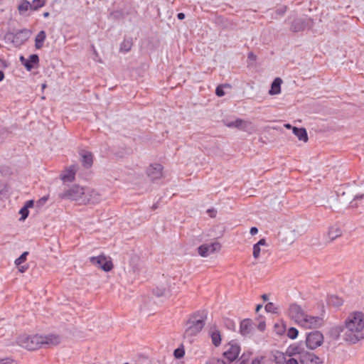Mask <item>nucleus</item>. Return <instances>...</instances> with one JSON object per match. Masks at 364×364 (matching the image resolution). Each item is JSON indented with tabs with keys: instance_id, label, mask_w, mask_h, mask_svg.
<instances>
[{
	"instance_id": "nucleus-1",
	"label": "nucleus",
	"mask_w": 364,
	"mask_h": 364,
	"mask_svg": "<svg viewBox=\"0 0 364 364\" xmlns=\"http://www.w3.org/2000/svg\"><path fill=\"white\" fill-rule=\"evenodd\" d=\"M363 328L364 314L361 311L350 314L345 321V327L343 330L344 339L351 343H356L364 338Z\"/></svg>"
},
{
	"instance_id": "nucleus-2",
	"label": "nucleus",
	"mask_w": 364,
	"mask_h": 364,
	"mask_svg": "<svg viewBox=\"0 0 364 364\" xmlns=\"http://www.w3.org/2000/svg\"><path fill=\"white\" fill-rule=\"evenodd\" d=\"M205 318L206 314L203 311L192 314L186 322L185 337H193L198 334L205 326Z\"/></svg>"
},
{
	"instance_id": "nucleus-3",
	"label": "nucleus",
	"mask_w": 364,
	"mask_h": 364,
	"mask_svg": "<svg viewBox=\"0 0 364 364\" xmlns=\"http://www.w3.org/2000/svg\"><path fill=\"white\" fill-rule=\"evenodd\" d=\"M18 344L28 350H35L43 347L42 336L36 334L32 336H21L18 338Z\"/></svg>"
},
{
	"instance_id": "nucleus-4",
	"label": "nucleus",
	"mask_w": 364,
	"mask_h": 364,
	"mask_svg": "<svg viewBox=\"0 0 364 364\" xmlns=\"http://www.w3.org/2000/svg\"><path fill=\"white\" fill-rule=\"evenodd\" d=\"M85 189L80 186L75 185L58 193V198L60 199H67L75 200L80 203H83Z\"/></svg>"
},
{
	"instance_id": "nucleus-5",
	"label": "nucleus",
	"mask_w": 364,
	"mask_h": 364,
	"mask_svg": "<svg viewBox=\"0 0 364 364\" xmlns=\"http://www.w3.org/2000/svg\"><path fill=\"white\" fill-rule=\"evenodd\" d=\"M293 19L291 22L290 31L294 33L300 32L306 29H311L314 26V21L310 17H296V14L289 16L288 20Z\"/></svg>"
},
{
	"instance_id": "nucleus-6",
	"label": "nucleus",
	"mask_w": 364,
	"mask_h": 364,
	"mask_svg": "<svg viewBox=\"0 0 364 364\" xmlns=\"http://www.w3.org/2000/svg\"><path fill=\"white\" fill-rule=\"evenodd\" d=\"M30 36L31 31L28 29L23 28L17 31L16 33H8L5 38L16 46H20L29 38Z\"/></svg>"
},
{
	"instance_id": "nucleus-7",
	"label": "nucleus",
	"mask_w": 364,
	"mask_h": 364,
	"mask_svg": "<svg viewBox=\"0 0 364 364\" xmlns=\"http://www.w3.org/2000/svg\"><path fill=\"white\" fill-rule=\"evenodd\" d=\"M323 342V336L318 331H311L306 335V346L311 350L316 348L322 345Z\"/></svg>"
},
{
	"instance_id": "nucleus-8",
	"label": "nucleus",
	"mask_w": 364,
	"mask_h": 364,
	"mask_svg": "<svg viewBox=\"0 0 364 364\" xmlns=\"http://www.w3.org/2000/svg\"><path fill=\"white\" fill-rule=\"evenodd\" d=\"M90 262L103 271L108 272L113 268L112 262L107 259L105 255H99L90 257Z\"/></svg>"
},
{
	"instance_id": "nucleus-9",
	"label": "nucleus",
	"mask_w": 364,
	"mask_h": 364,
	"mask_svg": "<svg viewBox=\"0 0 364 364\" xmlns=\"http://www.w3.org/2000/svg\"><path fill=\"white\" fill-rule=\"evenodd\" d=\"M288 314L291 319L294 320L299 325H301L306 315L302 308L296 304H292L289 306Z\"/></svg>"
},
{
	"instance_id": "nucleus-10",
	"label": "nucleus",
	"mask_w": 364,
	"mask_h": 364,
	"mask_svg": "<svg viewBox=\"0 0 364 364\" xmlns=\"http://www.w3.org/2000/svg\"><path fill=\"white\" fill-rule=\"evenodd\" d=\"M240 351V346L234 341H231L228 343V348L223 352V355L228 363H231L238 357Z\"/></svg>"
},
{
	"instance_id": "nucleus-11",
	"label": "nucleus",
	"mask_w": 364,
	"mask_h": 364,
	"mask_svg": "<svg viewBox=\"0 0 364 364\" xmlns=\"http://www.w3.org/2000/svg\"><path fill=\"white\" fill-rule=\"evenodd\" d=\"M323 320L321 316H312L306 314L300 326L306 328H316L321 326Z\"/></svg>"
},
{
	"instance_id": "nucleus-12",
	"label": "nucleus",
	"mask_w": 364,
	"mask_h": 364,
	"mask_svg": "<svg viewBox=\"0 0 364 364\" xmlns=\"http://www.w3.org/2000/svg\"><path fill=\"white\" fill-rule=\"evenodd\" d=\"M39 56L37 54H31L28 58H26L23 55L19 57V61L25 67L27 71H31L39 65Z\"/></svg>"
},
{
	"instance_id": "nucleus-13",
	"label": "nucleus",
	"mask_w": 364,
	"mask_h": 364,
	"mask_svg": "<svg viewBox=\"0 0 364 364\" xmlns=\"http://www.w3.org/2000/svg\"><path fill=\"white\" fill-rule=\"evenodd\" d=\"M220 248V245L218 242H213L210 244H203L198 247V254L203 257L208 256L210 254L213 253Z\"/></svg>"
},
{
	"instance_id": "nucleus-14",
	"label": "nucleus",
	"mask_w": 364,
	"mask_h": 364,
	"mask_svg": "<svg viewBox=\"0 0 364 364\" xmlns=\"http://www.w3.org/2000/svg\"><path fill=\"white\" fill-rule=\"evenodd\" d=\"M163 166L160 164H151L147 168L146 173L149 178L153 181L160 179L162 176Z\"/></svg>"
},
{
	"instance_id": "nucleus-15",
	"label": "nucleus",
	"mask_w": 364,
	"mask_h": 364,
	"mask_svg": "<svg viewBox=\"0 0 364 364\" xmlns=\"http://www.w3.org/2000/svg\"><path fill=\"white\" fill-rule=\"evenodd\" d=\"M83 196L85 197L82 198V203L97 204L101 200V196L94 190H85V194Z\"/></svg>"
},
{
	"instance_id": "nucleus-16",
	"label": "nucleus",
	"mask_w": 364,
	"mask_h": 364,
	"mask_svg": "<svg viewBox=\"0 0 364 364\" xmlns=\"http://www.w3.org/2000/svg\"><path fill=\"white\" fill-rule=\"evenodd\" d=\"M301 364H321L322 361L313 353L304 352L300 355Z\"/></svg>"
},
{
	"instance_id": "nucleus-17",
	"label": "nucleus",
	"mask_w": 364,
	"mask_h": 364,
	"mask_svg": "<svg viewBox=\"0 0 364 364\" xmlns=\"http://www.w3.org/2000/svg\"><path fill=\"white\" fill-rule=\"evenodd\" d=\"M76 172L77 165H71L60 174V179L63 183H71L75 178Z\"/></svg>"
},
{
	"instance_id": "nucleus-18",
	"label": "nucleus",
	"mask_w": 364,
	"mask_h": 364,
	"mask_svg": "<svg viewBox=\"0 0 364 364\" xmlns=\"http://www.w3.org/2000/svg\"><path fill=\"white\" fill-rule=\"evenodd\" d=\"M252 322L249 318H245L240 322V333L243 336H247L252 333Z\"/></svg>"
},
{
	"instance_id": "nucleus-19",
	"label": "nucleus",
	"mask_w": 364,
	"mask_h": 364,
	"mask_svg": "<svg viewBox=\"0 0 364 364\" xmlns=\"http://www.w3.org/2000/svg\"><path fill=\"white\" fill-rule=\"evenodd\" d=\"M43 346L44 345L55 346L60 343V338L56 334H48L47 336H42Z\"/></svg>"
},
{
	"instance_id": "nucleus-20",
	"label": "nucleus",
	"mask_w": 364,
	"mask_h": 364,
	"mask_svg": "<svg viewBox=\"0 0 364 364\" xmlns=\"http://www.w3.org/2000/svg\"><path fill=\"white\" fill-rule=\"evenodd\" d=\"M282 83V80L280 77H276L271 85V88L269 91V93L271 95H278L281 92V85Z\"/></svg>"
},
{
	"instance_id": "nucleus-21",
	"label": "nucleus",
	"mask_w": 364,
	"mask_h": 364,
	"mask_svg": "<svg viewBox=\"0 0 364 364\" xmlns=\"http://www.w3.org/2000/svg\"><path fill=\"white\" fill-rule=\"evenodd\" d=\"M293 133L297 136L299 140L306 142L308 141V134L305 128L293 127Z\"/></svg>"
},
{
	"instance_id": "nucleus-22",
	"label": "nucleus",
	"mask_w": 364,
	"mask_h": 364,
	"mask_svg": "<svg viewBox=\"0 0 364 364\" xmlns=\"http://www.w3.org/2000/svg\"><path fill=\"white\" fill-rule=\"evenodd\" d=\"M133 46V40L132 38H124L120 44L119 51L123 53H127L131 50Z\"/></svg>"
},
{
	"instance_id": "nucleus-23",
	"label": "nucleus",
	"mask_w": 364,
	"mask_h": 364,
	"mask_svg": "<svg viewBox=\"0 0 364 364\" xmlns=\"http://www.w3.org/2000/svg\"><path fill=\"white\" fill-rule=\"evenodd\" d=\"M272 360L276 364H284L286 362V355L284 353L279 350L272 352Z\"/></svg>"
},
{
	"instance_id": "nucleus-24",
	"label": "nucleus",
	"mask_w": 364,
	"mask_h": 364,
	"mask_svg": "<svg viewBox=\"0 0 364 364\" xmlns=\"http://www.w3.org/2000/svg\"><path fill=\"white\" fill-rule=\"evenodd\" d=\"M93 163V156L91 152H85L82 154V164L84 167L90 168Z\"/></svg>"
},
{
	"instance_id": "nucleus-25",
	"label": "nucleus",
	"mask_w": 364,
	"mask_h": 364,
	"mask_svg": "<svg viewBox=\"0 0 364 364\" xmlns=\"http://www.w3.org/2000/svg\"><path fill=\"white\" fill-rule=\"evenodd\" d=\"M46 38V33L45 31H41L38 33L35 38V47L36 49H41L43 47Z\"/></svg>"
},
{
	"instance_id": "nucleus-26",
	"label": "nucleus",
	"mask_w": 364,
	"mask_h": 364,
	"mask_svg": "<svg viewBox=\"0 0 364 364\" xmlns=\"http://www.w3.org/2000/svg\"><path fill=\"white\" fill-rule=\"evenodd\" d=\"M326 301H327L328 305L332 306L334 307H339L343 303V299L336 295L328 296Z\"/></svg>"
},
{
	"instance_id": "nucleus-27",
	"label": "nucleus",
	"mask_w": 364,
	"mask_h": 364,
	"mask_svg": "<svg viewBox=\"0 0 364 364\" xmlns=\"http://www.w3.org/2000/svg\"><path fill=\"white\" fill-rule=\"evenodd\" d=\"M28 10H31V3L28 0H20L18 5V11L20 15L23 16Z\"/></svg>"
},
{
	"instance_id": "nucleus-28",
	"label": "nucleus",
	"mask_w": 364,
	"mask_h": 364,
	"mask_svg": "<svg viewBox=\"0 0 364 364\" xmlns=\"http://www.w3.org/2000/svg\"><path fill=\"white\" fill-rule=\"evenodd\" d=\"M210 338H211V341H212V343L215 346V347H218L220 345L221 343V335H220V333L218 330H213L211 331L210 332Z\"/></svg>"
},
{
	"instance_id": "nucleus-29",
	"label": "nucleus",
	"mask_w": 364,
	"mask_h": 364,
	"mask_svg": "<svg viewBox=\"0 0 364 364\" xmlns=\"http://www.w3.org/2000/svg\"><path fill=\"white\" fill-rule=\"evenodd\" d=\"M287 353L289 355H296L299 354L301 355V354L304 353L302 351L301 348L298 345H291L287 348Z\"/></svg>"
},
{
	"instance_id": "nucleus-30",
	"label": "nucleus",
	"mask_w": 364,
	"mask_h": 364,
	"mask_svg": "<svg viewBox=\"0 0 364 364\" xmlns=\"http://www.w3.org/2000/svg\"><path fill=\"white\" fill-rule=\"evenodd\" d=\"M46 0H33L31 3V11H37L45 6Z\"/></svg>"
},
{
	"instance_id": "nucleus-31",
	"label": "nucleus",
	"mask_w": 364,
	"mask_h": 364,
	"mask_svg": "<svg viewBox=\"0 0 364 364\" xmlns=\"http://www.w3.org/2000/svg\"><path fill=\"white\" fill-rule=\"evenodd\" d=\"M244 121L240 118L236 119L234 121L227 122H225V125L229 128H241Z\"/></svg>"
},
{
	"instance_id": "nucleus-32",
	"label": "nucleus",
	"mask_w": 364,
	"mask_h": 364,
	"mask_svg": "<svg viewBox=\"0 0 364 364\" xmlns=\"http://www.w3.org/2000/svg\"><path fill=\"white\" fill-rule=\"evenodd\" d=\"M341 235V230L337 228L332 227L328 231V236L331 240H335Z\"/></svg>"
},
{
	"instance_id": "nucleus-33",
	"label": "nucleus",
	"mask_w": 364,
	"mask_h": 364,
	"mask_svg": "<svg viewBox=\"0 0 364 364\" xmlns=\"http://www.w3.org/2000/svg\"><path fill=\"white\" fill-rule=\"evenodd\" d=\"M28 252H23L18 258H16L14 261V264L16 266H19L22 263L25 262L28 255Z\"/></svg>"
},
{
	"instance_id": "nucleus-34",
	"label": "nucleus",
	"mask_w": 364,
	"mask_h": 364,
	"mask_svg": "<svg viewBox=\"0 0 364 364\" xmlns=\"http://www.w3.org/2000/svg\"><path fill=\"white\" fill-rule=\"evenodd\" d=\"M185 355V350L183 346L177 348L173 351V355L176 358L180 359L182 358Z\"/></svg>"
},
{
	"instance_id": "nucleus-35",
	"label": "nucleus",
	"mask_w": 364,
	"mask_h": 364,
	"mask_svg": "<svg viewBox=\"0 0 364 364\" xmlns=\"http://www.w3.org/2000/svg\"><path fill=\"white\" fill-rule=\"evenodd\" d=\"M226 87H230V85H228V84H225V85H218L217 87H216V90H215V94L218 97H223L225 95V91H224V88Z\"/></svg>"
},
{
	"instance_id": "nucleus-36",
	"label": "nucleus",
	"mask_w": 364,
	"mask_h": 364,
	"mask_svg": "<svg viewBox=\"0 0 364 364\" xmlns=\"http://www.w3.org/2000/svg\"><path fill=\"white\" fill-rule=\"evenodd\" d=\"M299 331L294 327H291L287 331V336L291 339H295L298 336Z\"/></svg>"
},
{
	"instance_id": "nucleus-37",
	"label": "nucleus",
	"mask_w": 364,
	"mask_h": 364,
	"mask_svg": "<svg viewBox=\"0 0 364 364\" xmlns=\"http://www.w3.org/2000/svg\"><path fill=\"white\" fill-rule=\"evenodd\" d=\"M264 309L267 312L273 313V314L277 313V308L275 306L274 304L272 302L267 303L265 305Z\"/></svg>"
},
{
	"instance_id": "nucleus-38",
	"label": "nucleus",
	"mask_w": 364,
	"mask_h": 364,
	"mask_svg": "<svg viewBox=\"0 0 364 364\" xmlns=\"http://www.w3.org/2000/svg\"><path fill=\"white\" fill-rule=\"evenodd\" d=\"M21 215L20 220H24L29 215V210L26 207H22L19 210Z\"/></svg>"
},
{
	"instance_id": "nucleus-39",
	"label": "nucleus",
	"mask_w": 364,
	"mask_h": 364,
	"mask_svg": "<svg viewBox=\"0 0 364 364\" xmlns=\"http://www.w3.org/2000/svg\"><path fill=\"white\" fill-rule=\"evenodd\" d=\"M153 293L156 296L160 297L166 295V290L164 289L156 287L153 290Z\"/></svg>"
},
{
	"instance_id": "nucleus-40",
	"label": "nucleus",
	"mask_w": 364,
	"mask_h": 364,
	"mask_svg": "<svg viewBox=\"0 0 364 364\" xmlns=\"http://www.w3.org/2000/svg\"><path fill=\"white\" fill-rule=\"evenodd\" d=\"M260 246H258L257 244L253 245V257L255 259H257L260 255Z\"/></svg>"
},
{
	"instance_id": "nucleus-41",
	"label": "nucleus",
	"mask_w": 364,
	"mask_h": 364,
	"mask_svg": "<svg viewBox=\"0 0 364 364\" xmlns=\"http://www.w3.org/2000/svg\"><path fill=\"white\" fill-rule=\"evenodd\" d=\"M0 364H17V363L11 358H5L0 359Z\"/></svg>"
},
{
	"instance_id": "nucleus-42",
	"label": "nucleus",
	"mask_w": 364,
	"mask_h": 364,
	"mask_svg": "<svg viewBox=\"0 0 364 364\" xmlns=\"http://www.w3.org/2000/svg\"><path fill=\"white\" fill-rule=\"evenodd\" d=\"M16 267L18 268V272L21 273L26 272L27 271V269H28V264H23V265L20 264L19 266H16Z\"/></svg>"
},
{
	"instance_id": "nucleus-43",
	"label": "nucleus",
	"mask_w": 364,
	"mask_h": 364,
	"mask_svg": "<svg viewBox=\"0 0 364 364\" xmlns=\"http://www.w3.org/2000/svg\"><path fill=\"white\" fill-rule=\"evenodd\" d=\"M238 364H248V358H247L245 354H242L239 359Z\"/></svg>"
},
{
	"instance_id": "nucleus-44",
	"label": "nucleus",
	"mask_w": 364,
	"mask_h": 364,
	"mask_svg": "<svg viewBox=\"0 0 364 364\" xmlns=\"http://www.w3.org/2000/svg\"><path fill=\"white\" fill-rule=\"evenodd\" d=\"M263 357H257L252 360V364H263Z\"/></svg>"
},
{
	"instance_id": "nucleus-45",
	"label": "nucleus",
	"mask_w": 364,
	"mask_h": 364,
	"mask_svg": "<svg viewBox=\"0 0 364 364\" xmlns=\"http://www.w3.org/2000/svg\"><path fill=\"white\" fill-rule=\"evenodd\" d=\"M33 205L34 201L33 200H28L25 203L23 207H26L27 209H28L29 208H32Z\"/></svg>"
},
{
	"instance_id": "nucleus-46",
	"label": "nucleus",
	"mask_w": 364,
	"mask_h": 364,
	"mask_svg": "<svg viewBox=\"0 0 364 364\" xmlns=\"http://www.w3.org/2000/svg\"><path fill=\"white\" fill-rule=\"evenodd\" d=\"M284 364H299V363H298V361L296 359L291 358H289V360L286 359V362L284 363Z\"/></svg>"
},
{
	"instance_id": "nucleus-47",
	"label": "nucleus",
	"mask_w": 364,
	"mask_h": 364,
	"mask_svg": "<svg viewBox=\"0 0 364 364\" xmlns=\"http://www.w3.org/2000/svg\"><path fill=\"white\" fill-rule=\"evenodd\" d=\"M287 11L286 6H282L277 10V14L279 15H283Z\"/></svg>"
},
{
	"instance_id": "nucleus-48",
	"label": "nucleus",
	"mask_w": 364,
	"mask_h": 364,
	"mask_svg": "<svg viewBox=\"0 0 364 364\" xmlns=\"http://www.w3.org/2000/svg\"><path fill=\"white\" fill-rule=\"evenodd\" d=\"M8 67V63L1 58H0V68H6Z\"/></svg>"
},
{
	"instance_id": "nucleus-49",
	"label": "nucleus",
	"mask_w": 364,
	"mask_h": 364,
	"mask_svg": "<svg viewBox=\"0 0 364 364\" xmlns=\"http://www.w3.org/2000/svg\"><path fill=\"white\" fill-rule=\"evenodd\" d=\"M250 232L252 235H255L258 232V229L256 227H252L250 228Z\"/></svg>"
},
{
	"instance_id": "nucleus-50",
	"label": "nucleus",
	"mask_w": 364,
	"mask_h": 364,
	"mask_svg": "<svg viewBox=\"0 0 364 364\" xmlns=\"http://www.w3.org/2000/svg\"><path fill=\"white\" fill-rule=\"evenodd\" d=\"M256 244L260 247L264 246L266 245V240L264 238H262Z\"/></svg>"
},
{
	"instance_id": "nucleus-51",
	"label": "nucleus",
	"mask_w": 364,
	"mask_h": 364,
	"mask_svg": "<svg viewBox=\"0 0 364 364\" xmlns=\"http://www.w3.org/2000/svg\"><path fill=\"white\" fill-rule=\"evenodd\" d=\"M364 198V194H357L354 196L353 200H360Z\"/></svg>"
},
{
	"instance_id": "nucleus-52",
	"label": "nucleus",
	"mask_w": 364,
	"mask_h": 364,
	"mask_svg": "<svg viewBox=\"0 0 364 364\" xmlns=\"http://www.w3.org/2000/svg\"><path fill=\"white\" fill-rule=\"evenodd\" d=\"M186 16L183 13H178L177 14V18L179 20H183L185 18Z\"/></svg>"
},
{
	"instance_id": "nucleus-53",
	"label": "nucleus",
	"mask_w": 364,
	"mask_h": 364,
	"mask_svg": "<svg viewBox=\"0 0 364 364\" xmlns=\"http://www.w3.org/2000/svg\"><path fill=\"white\" fill-rule=\"evenodd\" d=\"M227 325H228V327L229 328H235V323L232 321H228V323Z\"/></svg>"
},
{
	"instance_id": "nucleus-54",
	"label": "nucleus",
	"mask_w": 364,
	"mask_h": 364,
	"mask_svg": "<svg viewBox=\"0 0 364 364\" xmlns=\"http://www.w3.org/2000/svg\"><path fill=\"white\" fill-rule=\"evenodd\" d=\"M248 58H250L251 60H255V55L252 53H249Z\"/></svg>"
},
{
	"instance_id": "nucleus-55",
	"label": "nucleus",
	"mask_w": 364,
	"mask_h": 364,
	"mask_svg": "<svg viewBox=\"0 0 364 364\" xmlns=\"http://www.w3.org/2000/svg\"><path fill=\"white\" fill-rule=\"evenodd\" d=\"M264 326H265L264 323H260L259 324L258 328H259V329H260L261 331H263V330L264 329Z\"/></svg>"
},
{
	"instance_id": "nucleus-56",
	"label": "nucleus",
	"mask_w": 364,
	"mask_h": 364,
	"mask_svg": "<svg viewBox=\"0 0 364 364\" xmlns=\"http://www.w3.org/2000/svg\"><path fill=\"white\" fill-rule=\"evenodd\" d=\"M4 79V73L2 70H0V82H1Z\"/></svg>"
},
{
	"instance_id": "nucleus-57",
	"label": "nucleus",
	"mask_w": 364,
	"mask_h": 364,
	"mask_svg": "<svg viewBox=\"0 0 364 364\" xmlns=\"http://www.w3.org/2000/svg\"><path fill=\"white\" fill-rule=\"evenodd\" d=\"M48 198V196H43V198H41L40 199V200H39V201H40V202L45 203V202H46V201H47Z\"/></svg>"
},
{
	"instance_id": "nucleus-58",
	"label": "nucleus",
	"mask_w": 364,
	"mask_h": 364,
	"mask_svg": "<svg viewBox=\"0 0 364 364\" xmlns=\"http://www.w3.org/2000/svg\"><path fill=\"white\" fill-rule=\"evenodd\" d=\"M262 308V304L257 305L256 309H255L256 312H258Z\"/></svg>"
},
{
	"instance_id": "nucleus-59",
	"label": "nucleus",
	"mask_w": 364,
	"mask_h": 364,
	"mask_svg": "<svg viewBox=\"0 0 364 364\" xmlns=\"http://www.w3.org/2000/svg\"><path fill=\"white\" fill-rule=\"evenodd\" d=\"M262 299H263L264 301H267V300H268V299H269V296H268V295H267V294H263V295L262 296Z\"/></svg>"
},
{
	"instance_id": "nucleus-60",
	"label": "nucleus",
	"mask_w": 364,
	"mask_h": 364,
	"mask_svg": "<svg viewBox=\"0 0 364 364\" xmlns=\"http://www.w3.org/2000/svg\"><path fill=\"white\" fill-rule=\"evenodd\" d=\"M49 15H50L49 12H45V13H43V17H44V18H47V17H48V16H49Z\"/></svg>"
},
{
	"instance_id": "nucleus-61",
	"label": "nucleus",
	"mask_w": 364,
	"mask_h": 364,
	"mask_svg": "<svg viewBox=\"0 0 364 364\" xmlns=\"http://www.w3.org/2000/svg\"><path fill=\"white\" fill-rule=\"evenodd\" d=\"M285 127H286L287 128H288V129H289V128H291V124H285Z\"/></svg>"
},
{
	"instance_id": "nucleus-62",
	"label": "nucleus",
	"mask_w": 364,
	"mask_h": 364,
	"mask_svg": "<svg viewBox=\"0 0 364 364\" xmlns=\"http://www.w3.org/2000/svg\"><path fill=\"white\" fill-rule=\"evenodd\" d=\"M217 362H218V364H220V363H221L222 364H225V362H223V360H221V361H220V360H218V361H217Z\"/></svg>"
},
{
	"instance_id": "nucleus-63",
	"label": "nucleus",
	"mask_w": 364,
	"mask_h": 364,
	"mask_svg": "<svg viewBox=\"0 0 364 364\" xmlns=\"http://www.w3.org/2000/svg\"><path fill=\"white\" fill-rule=\"evenodd\" d=\"M157 208V205L156 204L153 205L152 208L156 209Z\"/></svg>"
},
{
	"instance_id": "nucleus-64",
	"label": "nucleus",
	"mask_w": 364,
	"mask_h": 364,
	"mask_svg": "<svg viewBox=\"0 0 364 364\" xmlns=\"http://www.w3.org/2000/svg\"><path fill=\"white\" fill-rule=\"evenodd\" d=\"M46 87V84H43V85H42V89H44Z\"/></svg>"
}]
</instances>
